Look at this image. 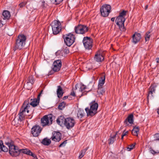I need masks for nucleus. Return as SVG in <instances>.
<instances>
[{
  "label": "nucleus",
  "mask_w": 159,
  "mask_h": 159,
  "mask_svg": "<svg viewBox=\"0 0 159 159\" xmlns=\"http://www.w3.org/2000/svg\"><path fill=\"white\" fill-rule=\"evenodd\" d=\"M66 104V103L64 102L60 103L58 106V108L62 110L65 107Z\"/></svg>",
  "instance_id": "nucleus-34"
},
{
  "label": "nucleus",
  "mask_w": 159,
  "mask_h": 159,
  "mask_svg": "<svg viewBox=\"0 0 159 159\" xmlns=\"http://www.w3.org/2000/svg\"><path fill=\"white\" fill-rule=\"evenodd\" d=\"M155 87L153 85H151L149 89L148 94L147 96L148 99L149 97H152L153 93H155Z\"/></svg>",
  "instance_id": "nucleus-23"
},
{
  "label": "nucleus",
  "mask_w": 159,
  "mask_h": 159,
  "mask_svg": "<svg viewBox=\"0 0 159 159\" xmlns=\"http://www.w3.org/2000/svg\"><path fill=\"white\" fill-rule=\"evenodd\" d=\"M43 91V90H41L39 94H40L41 95Z\"/></svg>",
  "instance_id": "nucleus-55"
},
{
  "label": "nucleus",
  "mask_w": 159,
  "mask_h": 159,
  "mask_svg": "<svg viewBox=\"0 0 159 159\" xmlns=\"http://www.w3.org/2000/svg\"><path fill=\"white\" fill-rule=\"evenodd\" d=\"M57 94L58 97L59 98H61L63 96L64 92L61 87L60 86H57Z\"/></svg>",
  "instance_id": "nucleus-20"
},
{
  "label": "nucleus",
  "mask_w": 159,
  "mask_h": 159,
  "mask_svg": "<svg viewBox=\"0 0 159 159\" xmlns=\"http://www.w3.org/2000/svg\"><path fill=\"white\" fill-rule=\"evenodd\" d=\"M128 131H127L125 132V130H124L123 131V133L122 134H123L124 136H125L127 135L128 134Z\"/></svg>",
  "instance_id": "nucleus-44"
},
{
  "label": "nucleus",
  "mask_w": 159,
  "mask_h": 159,
  "mask_svg": "<svg viewBox=\"0 0 159 159\" xmlns=\"http://www.w3.org/2000/svg\"><path fill=\"white\" fill-rule=\"evenodd\" d=\"M115 20V17H112L111 18V21L114 22Z\"/></svg>",
  "instance_id": "nucleus-51"
},
{
  "label": "nucleus",
  "mask_w": 159,
  "mask_h": 159,
  "mask_svg": "<svg viewBox=\"0 0 159 159\" xmlns=\"http://www.w3.org/2000/svg\"><path fill=\"white\" fill-rule=\"evenodd\" d=\"M157 113L159 115V109H158V110L157 111Z\"/></svg>",
  "instance_id": "nucleus-57"
},
{
  "label": "nucleus",
  "mask_w": 159,
  "mask_h": 159,
  "mask_svg": "<svg viewBox=\"0 0 159 159\" xmlns=\"http://www.w3.org/2000/svg\"><path fill=\"white\" fill-rule=\"evenodd\" d=\"M119 131L118 132H116V134L114 135L113 136L111 137H110V138L108 140V144H112L113 143L114 141H115L116 139L115 138V137H116V134H117V133L119 132Z\"/></svg>",
  "instance_id": "nucleus-32"
},
{
  "label": "nucleus",
  "mask_w": 159,
  "mask_h": 159,
  "mask_svg": "<svg viewBox=\"0 0 159 159\" xmlns=\"http://www.w3.org/2000/svg\"><path fill=\"white\" fill-rule=\"evenodd\" d=\"M124 136L123 135V134H122L121 135V140H123V137Z\"/></svg>",
  "instance_id": "nucleus-53"
},
{
  "label": "nucleus",
  "mask_w": 159,
  "mask_h": 159,
  "mask_svg": "<svg viewBox=\"0 0 159 159\" xmlns=\"http://www.w3.org/2000/svg\"><path fill=\"white\" fill-rule=\"evenodd\" d=\"M34 77L32 75L29 76L28 78L27 83H31L32 84H33L34 83Z\"/></svg>",
  "instance_id": "nucleus-33"
},
{
  "label": "nucleus",
  "mask_w": 159,
  "mask_h": 159,
  "mask_svg": "<svg viewBox=\"0 0 159 159\" xmlns=\"http://www.w3.org/2000/svg\"><path fill=\"white\" fill-rule=\"evenodd\" d=\"M83 43L86 49H91L92 47L93 40L90 37H84L83 40Z\"/></svg>",
  "instance_id": "nucleus-11"
},
{
  "label": "nucleus",
  "mask_w": 159,
  "mask_h": 159,
  "mask_svg": "<svg viewBox=\"0 0 159 159\" xmlns=\"http://www.w3.org/2000/svg\"><path fill=\"white\" fill-rule=\"evenodd\" d=\"M134 122V116L133 114L129 115L127 118L124 121V123L126 125V126H128L129 124L128 122L130 124H132Z\"/></svg>",
  "instance_id": "nucleus-18"
},
{
  "label": "nucleus",
  "mask_w": 159,
  "mask_h": 159,
  "mask_svg": "<svg viewBox=\"0 0 159 159\" xmlns=\"http://www.w3.org/2000/svg\"><path fill=\"white\" fill-rule=\"evenodd\" d=\"M152 31L151 30H149L147 31L145 35L144 38L146 42L148 41L149 40L151 34V33Z\"/></svg>",
  "instance_id": "nucleus-31"
},
{
  "label": "nucleus",
  "mask_w": 159,
  "mask_h": 159,
  "mask_svg": "<svg viewBox=\"0 0 159 159\" xmlns=\"http://www.w3.org/2000/svg\"><path fill=\"white\" fill-rule=\"evenodd\" d=\"M157 63H159V57L157 58L156 59Z\"/></svg>",
  "instance_id": "nucleus-50"
},
{
  "label": "nucleus",
  "mask_w": 159,
  "mask_h": 159,
  "mask_svg": "<svg viewBox=\"0 0 159 159\" xmlns=\"http://www.w3.org/2000/svg\"><path fill=\"white\" fill-rule=\"evenodd\" d=\"M105 90L103 87L98 86L97 93L100 96H102L104 94Z\"/></svg>",
  "instance_id": "nucleus-25"
},
{
  "label": "nucleus",
  "mask_w": 159,
  "mask_h": 159,
  "mask_svg": "<svg viewBox=\"0 0 159 159\" xmlns=\"http://www.w3.org/2000/svg\"><path fill=\"white\" fill-rule=\"evenodd\" d=\"M2 21L1 20H0V23H1Z\"/></svg>",
  "instance_id": "nucleus-58"
},
{
  "label": "nucleus",
  "mask_w": 159,
  "mask_h": 159,
  "mask_svg": "<svg viewBox=\"0 0 159 159\" xmlns=\"http://www.w3.org/2000/svg\"><path fill=\"white\" fill-rule=\"evenodd\" d=\"M67 140H66L64 141L63 142L61 143L59 145V147H64L65 146L66 144L67 143Z\"/></svg>",
  "instance_id": "nucleus-41"
},
{
  "label": "nucleus",
  "mask_w": 159,
  "mask_h": 159,
  "mask_svg": "<svg viewBox=\"0 0 159 159\" xmlns=\"http://www.w3.org/2000/svg\"><path fill=\"white\" fill-rule=\"evenodd\" d=\"M0 148L2 151L4 152H7L8 150V148L3 145V142L1 140H0Z\"/></svg>",
  "instance_id": "nucleus-29"
},
{
  "label": "nucleus",
  "mask_w": 159,
  "mask_h": 159,
  "mask_svg": "<svg viewBox=\"0 0 159 159\" xmlns=\"http://www.w3.org/2000/svg\"><path fill=\"white\" fill-rule=\"evenodd\" d=\"M41 143L44 145L48 146L51 144V141L50 139L46 138L42 140Z\"/></svg>",
  "instance_id": "nucleus-26"
},
{
  "label": "nucleus",
  "mask_w": 159,
  "mask_h": 159,
  "mask_svg": "<svg viewBox=\"0 0 159 159\" xmlns=\"http://www.w3.org/2000/svg\"><path fill=\"white\" fill-rule=\"evenodd\" d=\"M133 42L134 44L138 43L141 38V34L137 32L135 33L132 36Z\"/></svg>",
  "instance_id": "nucleus-17"
},
{
  "label": "nucleus",
  "mask_w": 159,
  "mask_h": 159,
  "mask_svg": "<svg viewBox=\"0 0 159 159\" xmlns=\"http://www.w3.org/2000/svg\"><path fill=\"white\" fill-rule=\"evenodd\" d=\"M105 80V75L104 74H102L101 77L100 78L98 81V86L103 87L104 84Z\"/></svg>",
  "instance_id": "nucleus-22"
},
{
  "label": "nucleus",
  "mask_w": 159,
  "mask_h": 159,
  "mask_svg": "<svg viewBox=\"0 0 159 159\" xmlns=\"http://www.w3.org/2000/svg\"><path fill=\"white\" fill-rule=\"evenodd\" d=\"M52 117L53 115L51 114L44 116L41 120L42 125L44 127L52 124L53 121Z\"/></svg>",
  "instance_id": "nucleus-8"
},
{
  "label": "nucleus",
  "mask_w": 159,
  "mask_h": 159,
  "mask_svg": "<svg viewBox=\"0 0 159 159\" xmlns=\"http://www.w3.org/2000/svg\"><path fill=\"white\" fill-rule=\"evenodd\" d=\"M52 33L53 34L57 35L61 31L62 29L61 24L59 20H54L51 24Z\"/></svg>",
  "instance_id": "nucleus-6"
},
{
  "label": "nucleus",
  "mask_w": 159,
  "mask_h": 159,
  "mask_svg": "<svg viewBox=\"0 0 159 159\" xmlns=\"http://www.w3.org/2000/svg\"><path fill=\"white\" fill-rule=\"evenodd\" d=\"M111 6L109 4H104L100 8V12L102 16H107L111 12Z\"/></svg>",
  "instance_id": "nucleus-10"
},
{
  "label": "nucleus",
  "mask_w": 159,
  "mask_h": 159,
  "mask_svg": "<svg viewBox=\"0 0 159 159\" xmlns=\"http://www.w3.org/2000/svg\"><path fill=\"white\" fill-rule=\"evenodd\" d=\"M5 143L9 148V154L12 156H17L21 152L25 154L27 153L28 149H19L17 146L14 145L11 142H5Z\"/></svg>",
  "instance_id": "nucleus-2"
},
{
  "label": "nucleus",
  "mask_w": 159,
  "mask_h": 159,
  "mask_svg": "<svg viewBox=\"0 0 159 159\" xmlns=\"http://www.w3.org/2000/svg\"><path fill=\"white\" fill-rule=\"evenodd\" d=\"M70 95L73 96V97H75L76 96L75 94L74 91L72 90L70 93Z\"/></svg>",
  "instance_id": "nucleus-45"
},
{
  "label": "nucleus",
  "mask_w": 159,
  "mask_h": 159,
  "mask_svg": "<svg viewBox=\"0 0 159 159\" xmlns=\"http://www.w3.org/2000/svg\"><path fill=\"white\" fill-rule=\"evenodd\" d=\"M126 105V102H125L123 104V106L124 107H125Z\"/></svg>",
  "instance_id": "nucleus-54"
},
{
  "label": "nucleus",
  "mask_w": 159,
  "mask_h": 159,
  "mask_svg": "<svg viewBox=\"0 0 159 159\" xmlns=\"http://www.w3.org/2000/svg\"><path fill=\"white\" fill-rule=\"evenodd\" d=\"M75 124V119L69 117L66 118L64 126L68 129H70L74 126Z\"/></svg>",
  "instance_id": "nucleus-12"
},
{
  "label": "nucleus",
  "mask_w": 159,
  "mask_h": 159,
  "mask_svg": "<svg viewBox=\"0 0 159 159\" xmlns=\"http://www.w3.org/2000/svg\"><path fill=\"white\" fill-rule=\"evenodd\" d=\"M155 137L156 138V140H159V133L155 134Z\"/></svg>",
  "instance_id": "nucleus-42"
},
{
  "label": "nucleus",
  "mask_w": 159,
  "mask_h": 159,
  "mask_svg": "<svg viewBox=\"0 0 159 159\" xmlns=\"http://www.w3.org/2000/svg\"><path fill=\"white\" fill-rule=\"evenodd\" d=\"M61 66L62 63L61 60H58L55 61L52 65V70L55 72H58L60 70Z\"/></svg>",
  "instance_id": "nucleus-13"
},
{
  "label": "nucleus",
  "mask_w": 159,
  "mask_h": 159,
  "mask_svg": "<svg viewBox=\"0 0 159 159\" xmlns=\"http://www.w3.org/2000/svg\"><path fill=\"white\" fill-rule=\"evenodd\" d=\"M27 2H23L20 3L19 5V6L20 8H22L24 7L26 4Z\"/></svg>",
  "instance_id": "nucleus-40"
},
{
  "label": "nucleus",
  "mask_w": 159,
  "mask_h": 159,
  "mask_svg": "<svg viewBox=\"0 0 159 159\" xmlns=\"http://www.w3.org/2000/svg\"><path fill=\"white\" fill-rule=\"evenodd\" d=\"M89 105L90 107H87L85 108V110L88 116H93L98 112V104L95 101H93L89 103Z\"/></svg>",
  "instance_id": "nucleus-5"
},
{
  "label": "nucleus",
  "mask_w": 159,
  "mask_h": 159,
  "mask_svg": "<svg viewBox=\"0 0 159 159\" xmlns=\"http://www.w3.org/2000/svg\"><path fill=\"white\" fill-rule=\"evenodd\" d=\"M89 30V28L87 26L81 24L78 25L74 28L75 33L78 34L84 35Z\"/></svg>",
  "instance_id": "nucleus-9"
},
{
  "label": "nucleus",
  "mask_w": 159,
  "mask_h": 159,
  "mask_svg": "<svg viewBox=\"0 0 159 159\" xmlns=\"http://www.w3.org/2000/svg\"><path fill=\"white\" fill-rule=\"evenodd\" d=\"M66 118L63 116H61L59 117L57 119V122L59 125L61 126L62 125H65V120Z\"/></svg>",
  "instance_id": "nucleus-19"
},
{
  "label": "nucleus",
  "mask_w": 159,
  "mask_h": 159,
  "mask_svg": "<svg viewBox=\"0 0 159 159\" xmlns=\"http://www.w3.org/2000/svg\"><path fill=\"white\" fill-rule=\"evenodd\" d=\"M135 144H131L130 145L128 146L127 147V149L128 151H130L133 149L134 148V147Z\"/></svg>",
  "instance_id": "nucleus-37"
},
{
  "label": "nucleus",
  "mask_w": 159,
  "mask_h": 159,
  "mask_svg": "<svg viewBox=\"0 0 159 159\" xmlns=\"http://www.w3.org/2000/svg\"><path fill=\"white\" fill-rule=\"evenodd\" d=\"M148 5H146V6L145 7V8H144L145 9V10H147V9L148 8Z\"/></svg>",
  "instance_id": "nucleus-52"
},
{
  "label": "nucleus",
  "mask_w": 159,
  "mask_h": 159,
  "mask_svg": "<svg viewBox=\"0 0 159 159\" xmlns=\"http://www.w3.org/2000/svg\"><path fill=\"white\" fill-rule=\"evenodd\" d=\"M61 138L62 135L60 132H54L52 133V135L51 139L53 141L59 142L61 140Z\"/></svg>",
  "instance_id": "nucleus-15"
},
{
  "label": "nucleus",
  "mask_w": 159,
  "mask_h": 159,
  "mask_svg": "<svg viewBox=\"0 0 159 159\" xmlns=\"http://www.w3.org/2000/svg\"><path fill=\"white\" fill-rule=\"evenodd\" d=\"M26 39V36L25 35L22 34H19L15 41V46L13 49L14 51L17 49H21L25 44Z\"/></svg>",
  "instance_id": "nucleus-4"
},
{
  "label": "nucleus",
  "mask_w": 159,
  "mask_h": 159,
  "mask_svg": "<svg viewBox=\"0 0 159 159\" xmlns=\"http://www.w3.org/2000/svg\"><path fill=\"white\" fill-rule=\"evenodd\" d=\"M27 152V153L26 154L30 155L34 158L36 157V155L33 153L30 150L28 149V151Z\"/></svg>",
  "instance_id": "nucleus-38"
},
{
  "label": "nucleus",
  "mask_w": 159,
  "mask_h": 159,
  "mask_svg": "<svg viewBox=\"0 0 159 159\" xmlns=\"http://www.w3.org/2000/svg\"><path fill=\"white\" fill-rule=\"evenodd\" d=\"M94 59L97 62H101L104 60V55L102 53L98 52L95 54Z\"/></svg>",
  "instance_id": "nucleus-16"
},
{
  "label": "nucleus",
  "mask_w": 159,
  "mask_h": 159,
  "mask_svg": "<svg viewBox=\"0 0 159 159\" xmlns=\"http://www.w3.org/2000/svg\"><path fill=\"white\" fill-rule=\"evenodd\" d=\"M62 51L65 54H67L69 53V50L67 48H66L63 49Z\"/></svg>",
  "instance_id": "nucleus-39"
},
{
  "label": "nucleus",
  "mask_w": 159,
  "mask_h": 159,
  "mask_svg": "<svg viewBox=\"0 0 159 159\" xmlns=\"http://www.w3.org/2000/svg\"><path fill=\"white\" fill-rule=\"evenodd\" d=\"M127 12V11L122 10L119 13V16L117 17L115 20L117 25L118 26L120 30L123 32H125L126 30V29L124 26V22L125 20V17Z\"/></svg>",
  "instance_id": "nucleus-3"
},
{
  "label": "nucleus",
  "mask_w": 159,
  "mask_h": 159,
  "mask_svg": "<svg viewBox=\"0 0 159 159\" xmlns=\"http://www.w3.org/2000/svg\"><path fill=\"white\" fill-rule=\"evenodd\" d=\"M42 131L40 127L38 125H35L31 129V134L34 137L38 136Z\"/></svg>",
  "instance_id": "nucleus-14"
},
{
  "label": "nucleus",
  "mask_w": 159,
  "mask_h": 159,
  "mask_svg": "<svg viewBox=\"0 0 159 159\" xmlns=\"http://www.w3.org/2000/svg\"><path fill=\"white\" fill-rule=\"evenodd\" d=\"M41 95L40 94H39L37 98H36V99H37L38 100V101H39V102L40 98Z\"/></svg>",
  "instance_id": "nucleus-47"
},
{
  "label": "nucleus",
  "mask_w": 159,
  "mask_h": 159,
  "mask_svg": "<svg viewBox=\"0 0 159 159\" xmlns=\"http://www.w3.org/2000/svg\"><path fill=\"white\" fill-rule=\"evenodd\" d=\"M31 100L32 101L30 103H29V104L30 107V105H31L32 106L34 107L37 106L38 105H39V102L38 101L36 98H34L33 99H31Z\"/></svg>",
  "instance_id": "nucleus-27"
},
{
  "label": "nucleus",
  "mask_w": 159,
  "mask_h": 159,
  "mask_svg": "<svg viewBox=\"0 0 159 159\" xmlns=\"http://www.w3.org/2000/svg\"><path fill=\"white\" fill-rule=\"evenodd\" d=\"M2 16H3V20H8L9 19L11 16V14L10 12L7 10H5L2 13Z\"/></svg>",
  "instance_id": "nucleus-21"
},
{
  "label": "nucleus",
  "mask_w": 159,
  "mask_h": 159,
  "mask_svg": "<svg viewBox=\"0 0 159 159\" xmlns=\"http://www.w3.org/2000/svg\"><path fill=\"white\" fill-rule=\"evenodd\" d=\"M85 113L83 110L79 109L77 113V117L79 119H81L85 115Z\"/></svg>",
  "instance_id": "nucleus-24"
},
{
  "label": "nucleus",
  "mask_w": 159,
  "mask_h": 159,
  "mask_svg": "<svg viewBox=\"0 0 159 159\" xmlns=\"http://www.w3.org/2000/svg\"><path fill=\"white\" fill-rule=\"evenodd\" d=\"M62 38L65 43L69 47L74 43L75 39V35L70 33L63 35Z\"/></svg>",
  "instance_id": "nucleus-7"
},
{
  "label": "nucleus",
  "mask_w": 159,
  "mask_h": 159,
  "mask_svg": "<svg viewBox=\"0 0 159 159\" xmlns=\"http://www.w3.org/2000/svg\"><path fill=\"white\" fill-rule=\"evenodd\" d=\"M54 72H56L54 70H51L49 72L48 75H52L54 73Z\"/></svg>",
  "instance_id": "nucleus-43"
},
{
  "label": "nucleus",
  "mask_w": 159,
  "mask_h": 159,
  "mask_svg": "<svg viewBox=\"0 0 159 159\" xmlns=\"http://www.w3.org/2000/svg\"><path fill=\"white\" fill-rule=\"evenodd\" d=\"M45 2L44 1H43L42 2L41 6L43 8H44L45 7Z\"/></svg>",
  "instance_id": "nucleus-46"
},
{
  "label": "nucleus",
  "mask_w": 159,
  "mask_h": 159,
  "mask_svg": "<svg viewBox=\"0 0 159 159\" xmlns=\"http://www.w3.org/2000/svg\"><path fill=\"white\" fill-rule=\"evenodd\" d=\"M89 147H87L85 148L82 150L80 152L79 158L80 159L82 158L85 154L86 151L87 150Z\"/></svg>",
  "instance_id": "nucleus-30"
},
{
  "label": "nucleus",
  "mask_w": 159,
  "mask_h": 159,
  "mask_svg": "<svg viewBox=\"0 0 159 159\" xmlns=\"http://www.w3.org/2000/svg\"><path fill=\"white\" fill-rule=\"evenodd\" d=\"M68 97V96H65L63 98V100H65L66 99H67Z\"/></svg>",
  "instance_id": "nucleus-49"
},
{
  "label": "nucleus",
  "mask_w": 159,
  "mask_h": 159,
  "mask_svg": "<svg viewBox=\"0 0 159 159\" xmlns=\"http://www.w3.org/2000/svg\"><path fill=\"white\" fill-rule=\"evenodd\" d=\"M139 128L138 127L135 126L132 130V134L134 136H137L139 132Z\"/></svg>",
  "instance_id": "nucleus-28"
},
{
  "label": "nucleus",
  "mask_w": 159,
  "mask_h": 159,
  "mask_svg": "<svg viewBox=\"0 0 159 159\" xmlns=\"http://www.w3.org/2000/svg\"><path fill=\"white\" fill-rule=\"evenodd\" d=\"M86 86L84 84H82L80 86V90L81 92H83V93L85 91V92H89V91L85 90L86 89Z\"/></svg>",
  "instance_id": "nucleus-35"
},
{
  "label": "nucleus",
  "mask_w": 159,
  "mask_h": 159,
  "mask_svg": "<svg viewBox=\"0 0 159 159\" xmlns=\"http://www.w3.org/2000/svg\"><path fill=\"white\" fill-rule=\"evenodd\" d=\"M151 152L153 154H154L156 153V152L153 149H152L150 150Z\"/></svg>",
  "instance_id": "nucleus-48"
},
{
  "label": "nucleus",
  "mask_w": 159,
  "mask_h": 159,
  "mask_svg": "<svg viewBox=\"0 0 159 159\" xmlns=\"http://www.w3.org/2000/svg\"><path fill=\"white\" fill-rule=\"evenodd\" d=\"M51 2L56 5H58L60 4L63 0H50Z\"/></svg>",
  "instance_id": "nucleus-36"
},
{
  "label": "nucleus",
  "mask_w": 159,
  "mask_h": 159,
  "mask_svg": "<svg viewBox=\"0 0 159 159\" xmlns=\"http://www.w3.org/2000/svg\"><path fill=\"white\" fill-rule=\"evenodd\" d=\"M113 159H120L118 157H115Z\"/></svg>",
  "instance_id": "nucleus-56"
},
{
  "label": "nucleus",
  "mask_w": 159,
  "mask_h": 159,
  "mask_svg": "<svg viewBox=\"0 0 159 159\" xmlns=\"http://www.w3.org/2000/svg\"><path fill=\"white\" fill-rule=\"evenodd\" d=\"M31 107L29 104V100H25L18 114V121L21 122L24 120L25 119V116L27 115L26 112L28 113Z\"/></svg>",
  "instance_id": "nucleus-1"
}]
</instances>
